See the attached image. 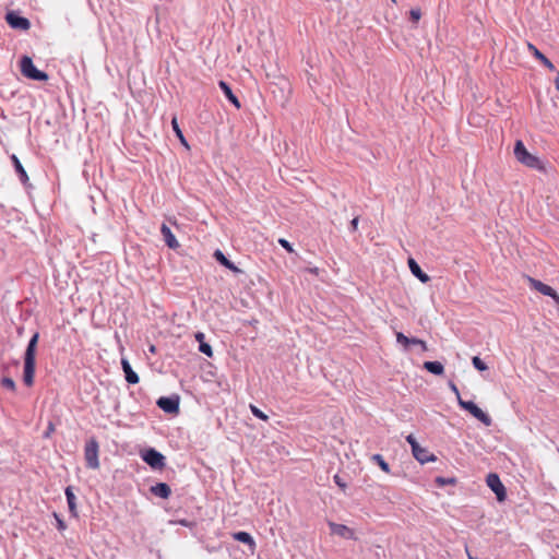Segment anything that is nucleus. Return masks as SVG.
Wrapping results in <instances>:
<instances>
[{
  "instance_id": "1",
  "label": "nucleus",
  "mask_w": 559,
  "mask_h": 559,
  "mask_svg": "<svg viewBox=\"0 0 559 559\" xmlns=\"http://www.w3.org/2000/svg\"><path fill=\"white\" fill-rule=\"evenodd\" d=\"M38 340L39 333L35 332L34 335L31 337L24 354L23 381L27 386H32L34 384L36 369V349Z\"/></svg>"
},
{
  "instance_id": "2",
  "label": "nucleus",
  "mask_w": 559,
  "mask_h": 559,
  "mask_svg": "<svg viewBox=\"0 0 559 559\" xmlns=\"http://www.w3.org/2000/svg\"><path fill=\"white\" fill-rule=\"evenodd\" d=\"M514 156L523 165L534 169H542V163L538 157L532 155L525 147L521 140H518L514 145Z\"/></svg>"
},
{
  "instance_id": "3",
  "label": "nucleus",
  "mask_w": 559,
  "mask_h": 559,
  "mask_svg": "<svg viewBox=\"0 0 559 559\" xmlns=\"http://www.w3.org/2000/svg\"><path fill=\"white\" fill-rule=\"evenodd\" d=\"M20 70L21 73L31 80L34 81H47L48 74L46 72H43L38 70L34 63L31 57L23 56L20 61Z\"/></svg>"
},
{
  "instance_id": "4",
  "label": "nucleus",
  "mask_w": 559,
  "mask_h": 559,
  "mask_svg": "<svg viewBox=\"0 0 559 559\" xmlns=\"http://www.w3.org/2000/svg\"><path fill=\"white\" fill-rule=\"evenodd\" d=\"M99 444L96 439H90L84 448V459L86 461V466L91 469L99 468Z\"/></svg>"
},
{
  "instance_id": "5",
  "label": "nucleus",
  "mask_w": 559,
  "mask_h": 559,
  "mask_svg": "<svg viewBox=\"0 0 559 559\" xmlns=\"http://www.w3.org/2000/svg\"><path fill=\"white\" fill-rule=\"evenodd\" d=\"M526 280L532 289L540 293L542 295L551 297L555 304L559 307V295L551 286L531 276H527Z\"/></svg>"
},
{
  "instance_id": "6",
  "label": "nucleus",
  "mask_w": 559,
  "mask_h": 559,
  "mask_svg": "<svg viewBox=\"0 0 559 559\" xmlns=\"http://www.w3.org/2000/svg\"><path fill=\"white\" fill-rule=\"evenodd\" d=\"M487 486L496 493L497 500L502 502L507 498V490L500 477L496 473H490L486 478Z\"/></svg>"
},
{
  "instance_id": "7",
  "label": "nucleus",
  "mask_w": 559,
  "mask_h": 559,
  "mask_svg": "<svg viewBox=\"0 0 559 559\" xmlns=\"http://www.w3.org/2000/svg\"><path fill=\"white\" fill-rule=\"evenodd\" d=\"M142 460L152 468L163 469L165 467V456L155 449H147L142 453Z\"/></svg>"
},
{
  "instance_id": "8",
  "label": "nucleus",
  "mask_w": 559,
  "mask_h": 559,
  "mask_svg": "<svg viewBox=\"0 0 559 559\" xmlns=\"http://www.w3.org/2000/svg\"><path fill=\"white\" fill-rule=\"evenodd\" d=\"M5 21L12 28L28 31L31 27V22L26 17L20 16L13 11L7 13Z\"/></svg>"
},
{
  "instance_id": "9",
  "label": "nucleus",
  "mask_w": 559,
  "mask_h": 559,
  "mask_svg": "<svg viewBox=\"0 0 559 559\" xmlns=\"http://www.w3.org/2000/svg\"><path fill=\"white\" fill-rule=\"evenodd\" d=\"M157 406L165 413L177 414L179 412V399L162 396L157 400Z\"/></svg>"
},
{
  "instance_id": "10",
  "label": "nucleus",
  "mask_w": 559,
  "mask_h": 559,
  "mask_svg": "<svg viewBox=\"0 0 559 559\" xmlns=\"http://www.w3.org/2000/svg\"><path fill=\"white\" fill-rule=\"evenodd\" d=\"M331 534L337 535L346 539H356L355 532L353 528L334 522H329Z\"/></svg>"
},
{
  "instance_id": "11",
  "label": "nucleus",
  "mask_w": 559,
  "mask_h": 559,
  "mask_svg": "<svg viewBox=\"0 0 559 559\" xmlns=\"http://www.w3.org/2000/svg\"><path fill=\"white\" fill-rule=\"evenodd\" d=\"M160 233H162L164 241L168 246V248L174 249V250L179 248L180 245H179L178 240L176 239L175 235L173 234V231L166 224H162Z\"/></svg>"
},
{
  "instance_id": "12",
  "label": "nucleus",
  "mask_w": 559,
  "mask_h": 559,
  "mask_svg": "<svg viewBox=\"0 0 559 559\" xmlns=\"http://www.w3.org/2000/svg\"><path fill=\"white\" fill-rule=\"evenodd\" d=\"M121 367L126 376V381L130 384H136L140 381V378L135 371H133L131 365L129 364L128 359L122 358L121 359Z\"/></svg>"
},
{
  "instance_id": "13",
  "label": "nucleus",
  "mask_w": 559,
  "mask_h": 559,
  "mask_svg": "<svg viewBox=\"0 0 559 559\" xmlns=\"http://www.w3.org/2000/svg\"><path fill=\"white\" fill-rule=\"evenodd\" d=\"M527 48L528 50L531 51V53L537 59L539 60L547 69H549L550 71H555L556 68L554 66V63L543 53L540 52L535 45L528 43L527 44Z\"/></svg>"
},
{
  "instance_id": "14",
  "label": "nucleus",
  "mask_w": 559,
  "mask_h": 559,
  "mask_svg": "<svg viewBox=\"0 0 559 559\" xmlns=\"http://www.w3.org/2000/svg\"><path fill=\"white\" fill-rule=\"evenodd\" d=\"M408 266L414 276H416L421 283H428L430 281V277L423 272L418 263L413 259H408Z\"/></svg>"
},
{
  "instance_id": "15",
  "label": "nucleus",
  "mask_w": 559,
  "mask_h": 559,
  "mask_svg": "<svg viewBox=\"0 0 559 559\" xmlns=\"http://www.w3.org/2000/svg\"><path fill=\"white\" fill-rule=\"evenodd\" d=\"M413 455L421 464L436 461V456L433 454H430L427 449L421 448L420 445L415 448V450L413 451Z\"/></svg>"
},
{
  "instance_id": "16",
  "label": "nucleus",
  "mask_w": 559,
  "mask_h": 559,
  "mask_svg": "<svg viewBox=\"0 0 559 559\" xmlns=\"http://www.w3.org/2000/svg\"><path fill=\"white\" fill-rule=\"evenodd\" d=\"M221 90L225 94V96L228 98V100L237 108L239 109L241 107V104L237 96L233 93L231 88L225 81H219L218 83Z\"/></svg>"
},
{
  "instance_id": "17",
  "label": "nucleus",
  "mask_w": 559,
  "mask_h": 559,
  "mask_svg": "<svg viewBox=\"0 0 559 559\" xmlns=\"http://www.w3.org/2000/svg\"><path fill=\"white\" fill-rule=\"evenodd\" d=\"M151 492L157 497L167 499L171 495V489L165 483H157L156 485L151 487Z\"/></svg>"
},
{
  "instance_id": "18",
  "label": "nucleus",
  "mask_w": 559,
  "mask_h": 559,
  "mask_svg": "<svg viewBox=\"0 0 559 559\" xmlns=\"http://www.w3.org/2000/svg\"><path fill=\"white\" fill-rule=\"evenodd\" d=\"M233 538L235 540H238L240 543H243V544L248 545L250 547L251 551L252 552L254 551L257 544H255L254 539L252 538V536L249 533H247V532H236V533L233 534Z\"/></svg>"
},
{
  "instance_id": "19",
  "label": "nucleus",
  "mask_w": 559,
  "mask_h": 559,
  "mask_svg": "<svg viewBox=\"0 0 559 559\" xmlns=\"http://www.w3.org/2000/svg\"><path fill=\"white\" fill-rule=\"evenodd\" d=\"M214 258L225 267L233 271L234 273L241 272L239 267H237L231 261H229L221 250H216L214 252Z\"/></svg>"
},
{
  "instance_id": "20",
  "label": "nucleus",
  "mask_w": 559,
  "mask_h": 559,
  "mask_svg": "<svg viewBox=\"0 0 559 559\" xmlns=\"http://www.w3.org/2000/svg\"><path fill=\"white\" fill-rule=\"evenodd\" d=\"M194 337L200 344L199 350L202 354L206 355L207 357H212L213 350H212L211 345L204 342L205 335L202 332H198V333H195Z\"/></svg>"
},
{
  "instance_id": "21",
  "label": "nucleus",
  "mask_w": 559,
  "mask_h": 559,
  "mask_svg": "<svg viewBox=\"0 0 559 559\" xmlns=\"http://www.w3.org/2000/svg\"><path fill=\"white\" fill-rule=\"evenodd\" d=\"M11 159L13 162L16 173L19 174L20 180L23 183H26L28 181V176H27V173L24 169L23 165L21 164L20 159L15 155H12Z\"/></svg>"
},
{
  "instance_id": "22",
  "label": "nucleus",
  "mask_w": 559,
  "mask_h": 559,
  "mask_svg": "<svg viewBox=\"0 0 559 559\" xmlns=\"http://www.w3.org/2000/svg\"><path fill=\"white\" fill-rule=\"evenodd\" d=\"M471 414L477 418L479 421H481L485 426H490L492 420L488 414L483 412L477 405L474 406Z\"/></svg>"
},
{
  "instance_id": "23",
  "label": "nucleus",
  "mask_w": 559,
  "mask_h": 559,
  "mask_svg": "<svg viewBox=\"0 0 559 559\" xmlns=\"http://www.w3.org/2000/svg\"><path fill=\"white\" fill-rule=\"evenodd\" d=\"M424 368L427 371H429L433 374H437V376L442 374L444 371L443 365L439 361H426V362H424Z\"/></svg>"
},
{
  "instance_id": "24",
  "label": "nucleus",
  "mask_w": 559,
  "mask_h": 559,
  "mask_svg": "<svg viewBox=\"0 0 559 559\" xmlns=\"http://www.w3.org/2000/svg\"><path fill=\"white\" fill-rule=\"evenodd\" d=\"M66 497L69 506V510L73 516L78 515L75 496L70 487L66 489Z\"/></svg>"
},
{
  "instance_id": "25",
  "label": "nucleus",
  "mask_w": 559,
  "mask_h": 559,
  "mask_svg": "<svg viewBox=\"0 0 559 559\" xmlns=\"http://www.w3.org/2000/svg\"><path fill=\"white\" fill-rule=\"evenodd\" d=\"M171 127H173V130L176 133L177 138L180 140L181 144H183L186 147H189L188 142H187L186 138L183 136V133L179 127L177 117H174L171 119Z\"/></svg>"
},
{
  "instance_id": "26",
  "label": "nucleus",
  "mask_w": 559,
  "mask_h": 559,
  "mask_svg": "<svg viewBox=\"0 0 559 559\" xmlns=\"http://www.w3.org/2000/svg\"><path fill=\"white\" fill-rule=\"evenodd\" d=\"M371 461H373L384 473L389 474L391 472L390 465L384 461L381 454H373L371 456Z\"/></svg>"
},
{
  "instance_id": "27",
  "label": "nucleus",
  "mask_w": 559,
  "mask_h": 559,
  "mask_svg": "<svg viewBox=\"0 0 559 559\" xmlns=\"http://www.w3.org/2000/svg\"><path fill=\"white\" fill-rule=\"evenodd\" d=\"M396 341L397 343H400L401 345H403L405 348L411 345V343H420L419 342V338H416V337H407L406 335H404L402 332H396Z\"/></svg>"
},
{
  "instance_id": "28",
  "label": "nucleus",
  "mask_w": 559,
  "mask_h": 559,
  "mask_svg": "<svg viewBox=\"0 0 559 559\" xmlns=\"http://www.w3.org/2000/svg\"><path fill=\"white\" fill-rule=\"evenodd\" d=\"M1 385L9 390V391H12V392H15L16 390V385H15V382L13 379L9 378V377H4L1 379Z\"/></svg>"
},
{
  "instance_id": "29",
  "label": "nucleus",
  "mask_w": 559,
  "mask_h": 559,
  "mask_svg": "<svg viewBox=\"0 0 559 559\" xmlns=\"http://www.w3.org/2000/svg\"><path fill=\"white\" fill-rule=\"evenodd\" d=\"M250 411L251 413L259 419L261 420H264V421H267L269 420V416L263 413L261 409H259L255 405L253 404H250Z\"/></svg>"
},
{
  "instance_id": "30",
  "label": "nucleus",
  "mask_w": 559,
  "mask_h": 559,
  "mask_svg": "<svg viewBox=\"0 0 559 559\" xmlns=\"http://www.w3.org/2000/svg\"><path fill=\"white\" fill-rule=\"evenodd\" d=\"M472 362L473 366L479 371H485L488 368L487 365L478 356L473 357Z\"/></svg>"
},
{
  "instance_id": "31",
  "label": "nucleus",
  "mask_w": 559,
  "mask_h": 559,
  "mask_svg": "<svg viewBox=\"0 0 559 559\" xmlns=\"http://www.w3.org/2000/svg\"><path fill=\"white\" fill-rule=\"evenodd\" d=\"M457 402H459V405H460L463 409H465V411H467V412H469V413L473 411L474 406L476 405L475 403H473V402H471V401H464V400H462V399H461V396H459Z\"/></svg>"
},
{
  "instance_id": "32",
  "label": "nucleus",
  "mask_w": 559,
  "mask_h": 559,
  "mask_svg": "<svg viewBox=\"0 0 559 559\" xmlns=\"http://www.w3.org/2000/svg\"><path fill=\"white\" fill-rule=\"evenodd\" d=\"M409 17L412 20L413 23H418V21L420 20L421 17V11L420 9L416 8V9H412L409 11Z\"/></svg>"
},
{
  "instance_id": "33",
  "label": "nucleus",
  "mask_w": 559,
  "mask_h": 559,
  "mask_svg": "<svg viewBox=\"0 0 559 559\" xmlns=\"http://www.w3.org/2000/svg\"><path fill=\"white\" fill-rule=\"evenodd\" d=\"M278 243L289 253L294 252L293 246L284 238L278 239Z\"/></svg>"
},
{
  "instance_id": "34",
  "label": "nucleus",
  "mask_w": 559,
  "mask_h": 559,
  "mask_svg": "<svg viewBox=\"0 0 559 559\" xmlns=\"http://www.w3.org/2000/svg\"><path fill=\"white\" fill-rule=\"evenodd\" d=\"M53 516L57 521V528L61 532L64 531L67 528L64 521L57 513H53Z\"/></svg>"
},
{
  "instance_id": "35",
  "label": "nucleus",
  "mask_w": 559,
  "mask_h": 559,
  "mask_svg": "<svg viewBox=\"0 0 559 559\" xmlns=\"http://www.w3.org/2000/svg\"><path fill=\"white\" fill-rule=\"evenodd\" d=\"M333 478H334L335 484H336V485H337V486H338L343 491H345V489H346L347 485H346V483H344V481H343V479L340 477V475H337V474H336V475H334V477H333Z\"/></svg>"
},
{
  "instance_id": "36",
  "label": "nucleus",
  "mask_w": 559,
  "mask_h": 559,
  "mask_svg": "<svg viewBox=\"0 0 559 559\" xmlns=\"http://www.w3.org/2000/svg\"><path fill=\"white\" fill-rule=\"evenodd\" d=\"M406 441L409 443V445L412 447V452L415 450V448H417L419 444L418 442L416 441L415 437L413 435H409L406 437Z\"/></svg>"
},
{
  "instance_id": "37",
  "label": "nucleus",
  "mask_w": 559,
  "mask_h": 559,
  "mask_svg": "<svg viewBox=\"0 0 559 559\" xmlns=\"http://www.w3.org/2000/svg\"><path fill=\"white\" fill-rule=\"evenodd\" d=\"M436 483L439 484L440 486H444L447 484H453L454 479H445L443 477H437Z\"/></svg>"
},
{
  "instance_id": "38",
  "label": "nucleus",
  "mask_w": 559,
  "mask_h": 559,
  "mask_svg": "<svg viewBox=\"0 0 559 559\" xmlns=\"http://www.w3.org/2000/svg\"><path fill=\"white\" fill-rule=\"evenodd\" d=\"M358 222H359V217H354L350 222V228L353 231H356L358 229Z\"/></svg>"
},
{
  "instance_id": "39",
  "label": "nucleus",
  "mask_w": 559,
  "mask_h": 559,
  "mask_svg": "<svg viewBox=\"0 0 559 559\" xmlns=\"http://www.w3.org/2000/svg\"><path fill=\"white\" fill-rule=\"evenodd\" d=\"M449 386H450L451 391H452V392L456 395V397L459 399V396H461V395H460V391H459V389H457L456 384H455L454 382H452V381H451V382L449 383Z\"/></svg>"
},
{
  "instance_id": "40",
  "label": "nucleus",
  "mask_w": 559,
  "mask_h": 559,
  "mask_svg": "<svg viewBox=\"0 0 559 559\" xmlns=\"http://www.w3.org/2000/svg\"><path fill=\"white\" fill-rule=\"evenodd\" d=\"M420 343H411L412 345L420 346L424 352L428 350L427 343L419 338Z\"/></svg>"
},
{
  "instance_id": "41",
  "label": "nucleus",
  "mask_w": 559,
  "mask_h": 559,
  "mask_svg": "<svg viewBox=\"0 0 559 559\" xmlns=\"http://www.w3.org/2000/svg\"><path fill=\"white\" fill-rule=\"evenodd\" d=\"M55 431V426L52 423H49L47 431L45 432V438H49L50 435Z\"/></svg>"
},
{
  "instance_id": "42",
  "label": "nucleus",
  "mask_w": 559,
  "mask_h": 559,
  "mask_svg": "<svg viewBox=\"0 0 559 559\" xmlns=\"http://www.w3.org/2000/svg\"><path fill=\"white\" fill-rule=\"evenodd\" d=\"M308 272H309V273H311V274H313V275H316V276H317V275H319V269H318L317 266H314V267H309V269H308Z\"/></svg>"
},
{
  "instance_id": "43",
  "label": "nucleus",
  "mask_w": 559,
  "mask_h": 559,
  "mask_svg": "<svg viewBox=\"0 0 559 559\" xmlns=\"http://www.w3.org/2000/svg\"><path fill=\"white\" fill-rule=\"evenodd\" d=\"M555 85H556V88L559 91V73H558V75L556 76Z\"/></svg>"
},
{
  "instance_id": "44",
  "label": "nucleus",
  "mask_w": 559,
  "mask_h": 559,
  "mask_svg": "<svg viewBox=\"0 0 559 559\" xmlns=\"http://www.w3.org/2000/svg\"><path fill=\"white\" fill-rule=\"evenodd\" d=\"M465 550H466V554H467L468 559H477V558L473 557V556L469 554V551H468V548H467V547H466V549H465Z\"/></svg>"
},
{
  "instance_id": "45",
  "label": "nucleus",
  "mask_w": 559,
  "mask_h": 559,
  "mask_svg": "<svg viewBox=\"0 0 559 559\" xmlns=\"http://www.w3.org/2000/svg\"><path fill=\"white\" fill-rule=\"evenodd\" d=\"M150 352L152 354H155L156 353V347L154 345L150 346Z\"/></svg>"
},
{
  "instance_id": "46",
  "label": "nucleus",
  "mask_w": 559,
  "mask_h": 559,
  "mask_svg": "<svg viewBox=\"0 0 559 559\" xmlns=\"http://www.w3.org/2000/svg\"><path fill=\"white\" fill-rule=\"evenodd\" d=\"M393 3H396V0H391Z\"/></svg>"
}]
</instances>
